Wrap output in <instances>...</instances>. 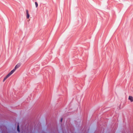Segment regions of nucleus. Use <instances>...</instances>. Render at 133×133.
Returning a JSON list of instances; mask_svg holds the SVG:
<instances>
[{
  "label": "nucleus",
  "instance_id": "nucleus-1",
  "mask_svg": "<svg viewBox=\"0 0 133 133\" xmlns=\"http://www.w3.org/2000/svg\"><path fill=\"white\" fill-rule=\"evenodd\" d=\"M20 64H18L16 65L15 68L13 70H11L8 74L7 75L6 77L4 78L3 81L4 82L6 79L9 77L10 75H11L15 71L16 69L20 67Z\"/></svg>",
  "mask_w": 133,
  "mask_h": 133
},
{
  "label": "nucleus",
  "instance_id": "nucleus-2",
  "mask_svg": "<svg viewBox=\"0 0 133 133\" xmlns=\"http://www.w3.org/2000/svg\"><path fill=\"white\" fill-rule=\"evenodd\" d=\"M128 99L131 102H133V97L131 96H129Z\"/></svg>",
  "mask_w": 133,
  "mask_h": 133
},
{
  "label": "nucleus",
  "instance_id": "nucleus-6",
  "mask_svg": "<svg viewBox=\"0 0 133 133\" xmlns=\"http://www.w3.org/2000/svg\"><path fill=\"white\" fill-rule=\"evenodd\" d=\"M62 118L61 119V122H62Z\"/></svg>",
  "mask_w": 133,
  "mask_h": 133
},
{
  "label": "nucleus",
  "instance_id": "nucleus-4",
  "mask_svg": "<svg viewBox=\"0 0 133 133\" xmlns=\"http://www.w3.org/2000/svg\"><path fill=\"white\" fill-rule=\"evenodd\" d=\"M17 130L18 132H20V130L19 129V125L18 124V126H17Z\"/></svg>",
  "mask_w": 133,
  "mask_h": 133
},
{
  "label": "nucleus",
  "instance_id": "nucleus-5",
  "mask_svg": "<svg viewBox=\"0 0 133 133\" xmlns=\"http://www.w3.org/2000/svg\"><path fill=\"white\" fill-rule=\"evenodd\" d=\"M35 3L36 5V7L37 8L38 6V4L36 2H35Z\"/></svg>",
  "mask_w": 133,
  "mask_h": 133
},
{
  "label": "nucleus",
  "instance_id": "nucleus-3",
  "mask_svg": "<svg viewBox=\"0 0 133 133\" xmlns=\"http://www.w3.org/2000/svg\"><path fill=\"white\" fill-rule=\"evenodd\" d=\"M26 17L27 18H29L30 17V15L29 14L28 11V10H26Z\"/></svg>",
  "mask_w": 133,
  "mask_h": 133
}]
</instances>
